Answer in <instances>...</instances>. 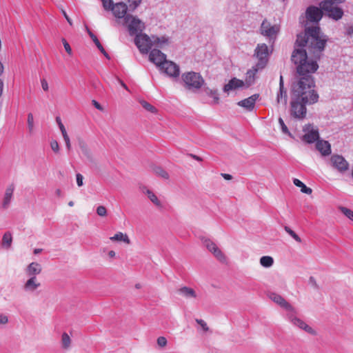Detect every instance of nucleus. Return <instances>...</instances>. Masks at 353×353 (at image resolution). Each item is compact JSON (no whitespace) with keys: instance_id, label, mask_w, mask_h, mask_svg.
Returning a JSON list of instances; mask_svg holds the SVG:
<instances>
[{"instance_id":"ea45409f","label":"nucleus","mask_w":353,"mask_h":353,"mask_svg":"<svg viewBox=\"0 0 353 353\" xmlns=\"http://www.w3.org/2000/svg\"><path fill=\"white\" fill-rule=\"evenodd\" d=\"M28 126L30 131H32L34 128V117L32 113L28 114Z\"/></svg>"},{"instance_id":"ddd939ff","label":"nucleus","mask_w":353,"mask_h":353,"mask_svg":"<svg viewBox=\"0 0 353 353\" xmlns=\"http://www.w3.org/2000/svg\"><path fill=\"white\" fill-rule=\"evenodd\" d=\"M160 70L170 77H178L180 74L179 66L171 61L164 62Z\"/></svg>"},{"instance_id":"6ab92c4d","label":"nucleus","mask_w":353,"mask_h":353,"mask_svg":"<svg viewBox=\"0 0 353 353\" xmlns=\"http://www.w3.org/2000/svg\"><path fill=\"white\" fill-rule=\"evenodd\" d=\"M41 286V283L38 282L36 276L30 277L25 283L23 290L28 292H33Z\"/></svg>"},{"instance_id":"de8ad7c7","label":"nucleus","mask_w":353,"mask_h":353,"mask_svg":"<svg viewBox=\"0 0 353 353\" xmlns=\"http://www.w3.org/2000/svg\"><path fill=\"white\" fill-rule=\"evenodd\" d=\"M157 344L161 347H165L167 344V339L164 336H159L157 339Z\"/></svg>"},{"instance_id":"dca6fc26","label":"nucleus","mask_w":353,"mask_h":353,"mask_svg":"<svg viewBox=\"0 0 353 353\" xmlns=\"http://www.w3.org/2000/svg\"><path fill=\"white\" fill-rule=\"evenodd\" d=\"M259 98V94H254L250 97L241 100L237 103V105L243 108L247 111L251 112L254 110L256 101Z\"/></svg>"},{"instance_id":"338daca9","label":"nucleus","mask_w":353,"mask_h":353,"mask_svg":"<svg viewBox=\"0 0 353 353\" xmlns=\"http://www.w3.org/2000/svg\"><path fill=\"white\" fill-rule=\"evenodd\" d=\"M3 72V66L2 63L0 61V76L2 74Z\"/></svg>"},{"instance_id":"13d9d810","label":"nucleus","mask_w":353,"mask_h":353,"mask_svg":"<svg viewBox=\"0 0 353 353\" xmlns=\"http://www.w3.org/2000/svg\"><path fill=\"white\" fill-rule=\"evenodd\" d=\"M90 38L92 39V40L93 41V42L95 43H97V41H99V39L97 37L96 35L94 34L93 32H90Z\"/></svg>"},{"instance_id":"e433bc0d","label":"nucleus","mask_w":353,"mask_h":353,"mask_svg":"<svg viewBox=\"0 0 353 353\" xmlns=\"http://www.w3.org/2000/svg\"><path fill=\"white\" fill-rule=\"evenodd\" d=\"M284 229H285V231L289 235H290L296 241H297L298 243L301 242V238L292 229H290L288 226H285Z\"/></svg>"},{"instance_id":"aec40b11","label":"nucleus","mask_w":353,"mask_h":353,"mask_svg":"<svg viewBox=\"0 0 353 353\" xmlns=\"http://www.w3.org/2000/svg\"><path fill=\"white\" fill-rule=\"evenodd\" d=\"M316 148L322 155L327 156L331 154V146L328 141L319 140L316 141Z\"/></svg>"},{"instance_id":"603ef678","label":"nucleus","mask_w":353,"mask_h":353,"mask_svg":"<svg viewBox=\"0 0 353 353\" xmlns=\"http://www.w3.org/2000/svg\"><path fill=\"white\" fill-rule=\"evenodd\" d=\"M76 176H77V183L78 186H79V187L82 186L83 185V176L81 174L78 173V174H77Z\"/></svg>"},{"instance_id":"e2e57ef3","label":"nucleus","mask_w":353,"mask_h":353,"mask_svg":"<svg viewBox=\"0 0 353 353\" xmlns=\"http://www.w3.org/2000/svg\"><path fill=\"white\" fill-rule=\"evenodd\" d=\"M118 81H119L120 85L123 88H124L125 90H128V88L127 87L126 84L122 80H121L120 79H118Z\"/></svg>"},{"instance_id":"b1692460","label":"nucleus","mask_w":353,"mask_h":353,"mask_svg":"<svg viewBox=\"0 0 353 353\" xmlns=\"http://www.w3.org/2000/svg\"><path fill=\"white\" fill-rule=\"evenodd\" d=\"M279 32V26L274 25L272 26L271 27H269V28L267 30H265V32L262 34L268 37L270 39V41H272L276 39V34H278Z\"/></svg>"},{"instance_id":"7c9ffc66","label":"nucleus","mask_w":353,"mask_h":353,"mask_svg":"<svg viewBox=\"0 0 353 353\" xmlns=\"http://www.w3.org/2000/svg\"><path fill=\"white\" fill-rule=\"evenodd\" d=\"M274 263V259L270 256H263L260 259V264L264 268H270Z\"/></svg>"},{"instance_id":"69168bd1","label":"nucleus","mask_w":353,"mask_h":353,"mask_svg":"<svg viewBox=\"0 0 353 353\" xmlns=\"http://www.w3.org/2000/svg\"><path fill=\"white\" fill-rule=\"evenodd\" d=\"M42 252V249L41 248H36L34 250V254H38Z\"/></svg>"},{"instance_id":"49530a36","label":"nucleus","mask_w":353,"mask_h":353,"mask_svg":"<svg viewBox=\"0 0 353 353\" xmlns=\"http://www.w3.org/2000/svg\"><path fill=\"white\" fill-rule=\"evenodd\" d=\"M196 322L201 325L203 331L207 332L209 330V327L203 320L196 319Z\"/></svg>"},{"instance_id":"f3484780","label":"nucleus","mask_w":353,"mask_h":353,"mask_svg":"<svg viewBox=\"0 0 353 353\" xmlns=\"http://www.w3.org/2000/svg\"><path fill=\"white\" fill-rule=\"evenodd\" d=\"M276 102L278 104L283 103L284 105H286L288 103V94L286 89L284 88L283 76H280L279 90L276 95Z\"/></svg>"},{"instance_id":"39448f33","label":"nucleus","mask_w":353,"mask_h":353,"mask_svg":"<svg viewBox=\"0 0 353 353\" xmlns=\"http://www.w3.org/2000/svg\"><path fill=\"white\" fill-rule=\"evenodd\" d=\"M123 25L126 26L130 35H137L141 33L145 28L144 22L137 16L131 14L124 18Z\"/></svg>"},{"instance_id":"c756f323","label":"nucleus","mask_w":353,"mask_h":353,"mask_svg":"<svg viewBox=\"0 0 353 353\" xmlns=\"http://www.w3.org/2000/svg\"><path fill=\"white\" fill-rule=\"evenodd\" d=\"M153 172L158 176L161 177L164 179H169V174L161 167L154 166L153 168Z\"/></svg>"},{"instance_id":"864d4df0","label":"nucleus","mask_w":353,"mask_h":353,"mask_svg":"<svg viewBox=\"0 0 353 353\" xmlns=\"http://www.w3.org/2000/svg\"><path fill=\"white\" fill-rule=\"evenodd\" d=\"M41 87H42L43 90L44 91H48L49 87H48V83L47 81L45 79H43L41 81Z\"/></svg>"},{"instance_id":"7ed1b4c3","label":"nucleus","mask_w":353,"mask_h":353,"mask_svg":"<svg viewBox=\"0 0 353 353\" xmlns=\"http://www.w3.org/2000/svg\"><path fill=\"white\" fill-rule=\"evenodd\" d=\"M254 54L258 59V62L256 65V68L254 69V71L249 70L247 72V81H249L250 83L253 81V80H251L250 79L251 77H254L255 72H257L259 69H263L265 68L268 63L270 54L268 46L265 43L258 44L255 49Z\"/></svg>"},{"instance_id":"3c124183","label":"nucleus","mask_w":353,"mask_h":353,"mask_svg":"<svg viewBox=\"0 0 353 353\" xmlns=\"http://www.w3.org/2000/svg\"><path fill=\"white\" fill-rule=\"evenodd\" d=\"M345 34L348 36L353 34V25H348L345 27Z\"/></svg>"},{"instance_id":"4d7b16f0","label":"nucleus","mask_w":353,"mask_h":353,"mask_svg":"<svg viewBox=\"0 0 353 353\" xmlns=\"http://www.w3.org/2000/svg\"><path fill=\"white\" fill-rule=\"evenodd\" d=\"M62 14L64 16V17L65 18V19L67 20V21L68 22V23L70 25V26H72V19L68 17V15L67 14L65 10H62Z\"/></svg>"},{"instance_id":"bb28decb","label":"nucleus","mask_w":353,"mask_h":353,"mask_svg":"<svg viewBox=\"0 0 353 353\" xmlns=\"http://www.w3.org/2000/svg\"><path fill=\"white\" fill-rule=\"evenodd\" d=\"M110 239L112 241H123L128 244L130 243V240L126 234H123L121 232H117L113 236H111Z\"/></svg>"},{"instance_id":"c03bdc74","label":"nucleus","mask_w":353,"mask_h":353,"mask_svg":"<svg viewBox=\"0 0 353 353\" xmlns=\"http://www.w3.org/2000/svg\"><path fill=\"white\" fill-rule=\"evenodd\" d=\"M50 148L55 153H58L59 152V145L56 140H52L50 142Z\"/></svg>"},{"instance_id":"a878e982","label":"nucleus","mask_w":353,"mask_h":353,"mask_svg":"<svg viewBox=\"0 0 353 353\" xmlns=\"http://www.w3.org/2000/svg\"><path fill=\"white\" fill-rule=\"evenodd\" d=\"M12 243V236L10 232L4 233L2 237L1 245L3 248L9 249Z\"/></svg>"},{"instance_id":"423d86ee","label":"nucleus","mask_w":353,"mask_h":353,"mask_svg":"<svg viewBox=\"0 0 353 353\" xmlns=\"http://www.w3.org/2000/svg\"><path fill=\"white\" fill-rule=\"evenodd\" d=\"M152 37L150 38L146 34L141 32L137 34L134 38V43L143 54H147L152 46Z\"/></svg>"},{"instance_id":"0e129e2a","label":"nucleus","mask_w":353,"mask_h":353,"mask_svg":"<svg viewBox=\"0 0 353 353\" xmlns=\"http://www.w3.org/2000/svg\"><path fill=\"white\" fill-rule=\"evenodd\" d=\"M115 254H116V253H115V252H114V251H113V250H110V251L108 252V256H109L110 257H111V258L114 257V256H115Z\"/></svg>"},{"instance_id":"052dcab7","label":"nucleus","mask_w":353,"mask_h":353,"mask_svg":"<svg viewBox=\"0 0 353 353\" xmlns=\"http://www.w3.org/2000/svg\"><path fill=\"white\" fill-rule=\"evenodd\" d=\"M310 283L313 285L314 286L315 288H317V285H316V281L314 279V277L311 276L310 278Z\"/></svg>"},{"instance_id":"2eb2a0df","label":"nucleus","mask_w":353,"mask_h":353,"mask_svg":"<svg viewBox=\"0 0 353 353\" xmlns=\"http://www.w3.org/2000/svg\"><path fill=\"white\" fill-rule=\"evenodd\" d=\"M149 60L161 68L164 62L168 61L166 55L158 49H152L149 54Z\"/></svg>"},{"instance_id":"37998d69","label":"nucleus","mask_w":353,"mask_h":353,"mask_svg":"<svg viewBox=\"0 0 353 353\" xmlns=\"http://www.w3.org/2000/svg\"><path fill=\"white\" fill-rule=\"evenodd\" d=\"M97 213L100 216H105L107 214L106 208L103 205H100L97 208Z\"/></svg>"},{"instance_id":"a211bd4d","label":"nucleus","mask_w":353,"mask_h":353,"mask_svg":"<svg viewBox=\"0 0 353 353\" xmlns=\"http://www.w3.org/2000/svg\"><path fill=\"white\" fill-rule=\"evenodd\" d=\"M244 83L243 81L236 78H232L229 82L223 86V90L225 92H228L231 90H234L239 88L243 87Z\"/></svg>"},{"instance_id":"0eeeda50","label":"nucleus","mask_w":353,"mask_h":353,"mask_svg":"<svg viewBox=\"0 0 353 353\" xmlns=\"http://www.w3.org/2000/svg\"><path fill=\"white\" fill-rule=\"evenodd\" d=\"M303 131L305 132L302 140L307 143H312L319 141V129L313 124H307L303 127Z\"/></svg>"},{"instance_id":"412c9836","label":"nucleus","mask_w":353,"mask_h":353,"mask_svg":"<svg viewBox=\"0 0 353 353\" xmlns=\"http://www.w3.org/2000/svg\"><path fill=\"white\" fill-rule=\"evenodd\" d=\"M41 265L37 262H32L30 263L26 270L27 275H28L30 277L36 276V275L39 274L41 272Z\"/></svg>"},{"instance_id":"bf43d9fd","label":"nucleus","mask_w":353,"mask_h":353,"mask_svg":"<svg viewBox=\"0 0 353 353\" xmlns=\"http://www.w3.org/2000/svg\"><path fill=\"white\" fill-rule=\"evenodd\" d=\"M221 176L226 180H230L232 179V175L229 174H225V173H222L221 174Z\"/></svg>"},{"instance_id":"f8f14e48","label":"nucleus","mask_w":353,"mask_h":353,"mask_svg":"<svg viewBox=\"0 0 353 353\" xmlns=\"http://www.w3.org/2000/svg\"><path fill=\"white\" fill-rule=\"evenodd\" d=\"M110 10L112 12L114 16L116 18L123 19V20L124 18L126 17L128 14H129L128 13V12H129L128 5L123 1L112 4L110 8Z\"/></svg>"},{"instance_id":"393cba45","label":"nucleus","mask_w":353,"mask_h":353,"mask_svg":"<svg viewBox=\"0 0 353 353\" xmlns=\"http://www.w3.org/2000/svg\"><path fill=\"white\" fill-rule=\"evenodd\" d=\"M204 92L207 96L212 97L213 99V104L219 103V97L217 90H212L209 88H205Z\"/></svg>"},{"instance_id":"72a5a7b5","label":"nucleus","mask_w":353,"mask_h":353,"mask_svg":"<svg viewBox=\"0 0 353 353\" xmlns=\"http://www.w3.org/2000/svg\"><path fill=\"white\" fill-rule=\"evenodd\" d=\"M145 193L147 194V195H148V198L150 199V200L154 204H155L157 206H160L161 205V203L159 201L157 196L152 191H150L149 190H147Z\"/></svg>"},{"instance_id":"a19ab883","label":"nucleus","mask_w":353,"mask_h":353,"mask_svg":"<svg viewBox=\"0 0 353 353\" xmlns=\"http://www.w3.org/2000/svg\"><path fill=\"white\" fill-rule=\"evenodd\" d=\"M56 121L59 125V128L61 132V134H62V136H63L64 134H67V132H66V130L65 128V126L63 125V124L61 122V119L59 117H57L56 118Z\"/></svg>"},{"instance_id":"f704fd0d","label":"nucleus","mask_w":353,"mask_h":353,"mask_svg":"<svg viewBox=\"0 0 353 353\" xmlns=\"http://www.w3.org/2000/svg\"><path fill=\"white\" fill-rule=\"evenodd\" d=\"M142 107L143 108H145L146 110L152 112V113H155L157 112V108L153 106L152 105H151L150 103H149L148 102H147L146 101H140Z\"/></svg>"},{"instance_id":"f257e3e1","label":"nucleus","mask_w":353,"mask_h":353,"mask_svg":"<svg viewBox=\"0 0 353 353\" xmlns=\"http://www.w3.org/2000/svg\"><path fill=\"white\" fill-rule=\"evenodd\" d=\"M327 39L321 36L319 26L305 28V32L296 36L294 50L291 60L296 65V81L292 85L290 115L296 119H303L307 114V105L318 101L319 94L314 90L315 82L312 74L319 65L316 61L309 60L306 50L313 52H322Z\"/></svg>"},{"instance_id":"20e7f679","label":"nucleus","mask_w":353,"mask_h":353,"mask_svg":"<svg viewBox=\"0 0 353 353\" xmlns=\"http://www.w3.org/2000/svg\"><path fill=\"white\" fill-rule=\"evenodd\" d=\"M182 81L184 87L189 90L196 92L204 83V79L199 73L188 72L182 74Z\"/></svg>"},{"instance_id":"6e6d98bb","label":"nucleus","mask_w":353,"mask_h":353,"mask_svg":"<svg viewBox=\"0 0 353 353\" xmlns=\"http://www.w3.org/2000/svg\"><path fill=\"white\" fill-rule=\"evenodd\" d=\"M92 104H93V105L94 106L95 108H97V110H99L100 111H103V108L102 107V105L99 102H97L95 100H92Z\"/></svg>"},{"instance_id":"2f4dec72","label":"nucleus","mask_w":353,"mask_h":353,"mask_svg":"<svg viewBox=\"0 0 353 353\" xmlns=\"http://www.w3.org/2000/svg\"><path fill=\"white\" fill-rule=\"evenodd\" d=\"M128 3V8L130 12H134L136 9L140 6L142 0H126Z\"/></svg>"},{"instance_id":"a18cd8bd","label":"nucleus","mask_w":353,"mask_h":353,"mask_svg":"<svg viewBox=\"0 0 353 353\" xmlns=\"http://www.w3.org/2000/svg\"><path fill=\"white\" fill-rule=\"evenodd\" d=\"M272 26L269 22H268L266 20H264L261 26V34H263L265 32V30H267L269 27H271Z\"/></svg>"},{"instance_id":"5fc2aeb1","label":"nucleus","mask_w":353,"mask_h":353,"mask_svg":"<svg viewBox=\"0 0 353 353\" xmlns=\"http://www.w3.org/2000/svg\"><path fill=\"white\" fill-rule=\"evenodd\" d=\"M8 322V318L5 314H0V323L6 324Z\"/></svg>"},{"instance_id":"9d476101","label":"nucleus","mask_w":353,"mask_h":353,"mask_svg":"<svg viewBox=\"0 0 353 353\" xmlns=\"http://www.w3.org/2000/svg\"><path fill=\"white\" fill-rule=\"evenodd\" d=\"M330 162L332 166L340 173H344L349 169V163L345 158L339 154H334L331 157Z\"/></svg>"},{"instance_id":"473e14b6","label":"nucleus","mask_w":353,"mask_h":353,"mask_svg":"<svg viewBox=\"0 0 353 353\" xmlns=\"http://www.w3.org/2000/svg\"><path fill=\"white\" fill-rule=\"evenodd\" d=\"M61 342H62V346L63 348L66 349L70 347L71 340H70L69 335L67 333H65V332L63 333L62 336H61Z\"/></svg>"},{"instance_id":"8fccbe9b","label":"nucleus","mask_w":353,"mask_h":353,"mask_svg":"<svg viewBox=\"0 0 353 353\" xmlns=\"http://www.w3.org/2000/svg\"><path fill=\"white\" fill-rule=\"evenodd\" d=\"M63 137L64 141L65 143V145H66L67 149L70 150V148H71V143H70V140L68 134H64L63 136Z\"/></svg>"},{"instance_id":"79ce46f5","label":"nucleus","mask_w":353,"mask_h":353,"mask_svg":"<svg viewBox=\"0 0 353 353\" xmlns=\"http://www.w3.org/2000/svg\"><path fill=\"white\" fill-rule=\"evenodd\" d=\"M103 4V7L105 10H110V8L114 4L112 0H101Z\"/></svg>"},{"instance_id":"6e6552de","label":"nucleus","mask_w":353,"mask_h":353,"mask_svg":"<svg viewBox=\"0 0 353 353\" xmlns=\"http://www.w3.org/2000/svg\"><path fill=\"white\" fill-rule=\"evenodd\" d=\"M296 310L295 308H294L293 312H290L289 313H287V318L293 325L299 327L300 329L305 330L306 332L310 334L316 335V332H315V330H313L310 326L307 325L303 321L297 318L296 316Z\"/></svg>"},{"instance_id":"c85d7f7f","label":"nucleus","mask_w":353,"mask_h":353,"mask_svg":"<svg viewBox=\"0 0 353 353\" xmlns=\"http://www.w3.org/2000/svg\"><path fill=\"white\" fill-rule=\"evenodd\" d=\"M293 183L294 184L297 186V187H299L301 188V192L303 193H305V194H310L312 193V190L310 188H308L307 187L302 181H301L299 179H294L293 180Z\"/></svg>"},{"instance_id":"f03ea898","label":"nucleus","mask_w":353,"mask_h":353,"mask_svg":"<svg viewBox=\"0 0 353 353\" xmlns=\"http://www.w3.org/2000/svg\"><path fill=\"white\" fill-rule=\"evenodd\" d=\"M345 0H321L319 6L324 11V14L334 21H339L344 15V11L340 4Z\"/></svg>"},{"instance_id":"09e8293b","label":"nucleus","mask_w":353,"mask_h":353,"mask_svg":"<svg viewBox=\"0 0 353 353\" xmlns=\"http://www.w3.org/2000/svg\"><path fill=\"white\" fill-rule=\"evenodd\" d=\"M62 42L63 44V47L65 50V51L70 55L72 54V49L69 43L67 42V41L65 39H62Z\"/></svg>"},{"instance_id":"680f3d73","label":"nucleus","mask_w":353,"mask_h":353,"mask_svg":"<svg viewBox=\"0 0 353 353\" xmlns=\"http://www.w3.org/2000/svg\"><path fill=\"white\" fill-rule=\"evenodd\" d=\"M190 156L192 159H195V160H196V161H202V159H201L200 157L196 156V155H195V154H190Z\"/></svg>"},{"instance_id":"5701e85b","label":"nucleus","mask_w":353,"mask_h":353,"mask_svg":"<svg viewBox=\"0 0 353 353\" xmlns=\"http://www.w3.org/2000/svg\"><path fill=\"white\" fill-rule=\"evenodd\" d=\"M178 293L186 299H195L196 298V292L191 288L182 287L178 290Z\"/></svg>"},{"instance_id":"cd10ccee","label":"nucleus","mask_w":353,"mask_h":353,"mask_svg":"<svg viewBox=\"0 0 353 353\" xmlns=\"http://www.w3.org/2000/svg\"><path fill=\"white\" fill-rule=\"evenodd\" d=\"M152 46L156 45L160 48H161L163 45L168 43V38L165 36L161 37L152 36Z\"/></svg>"},{"instance_id":"4c0bfd02","label":"nucleus","mask_w":353,"mask_h":353,"mask_svg":"<svg viewBox=\"0 0 353 353\" xmlns=\"http://www.w3.org/2000/svg\"><path fill=\"white\" fill-rule=\"evenodd\" d=\"M279 123L281 126V131L283 134L291 135L288 127L285 124V123L281 117L279 118Z\"/></svg>"},{"instance_id":"58836bf2","label":"nucleus","mask_w":353,"mask_h":353,"mask_svg":"<svg viewBox=\"0 0 353 353\" xmlns=\"http://www.w3.org/2000/svg\"><path fill=\"white\" fill-rule=\"evenodd\" d=\"M96 45V46L97 47V48L100 50V52L104 55V57L108 59H110V55L107 53V52L105 50V49L103 48V46L101 44L100 41H97V43H94Z\"/></svg>"},{"instance_id":"c9c22d12","label":"nucleus","mask_w":353,"mask_h":353,"mask_svg":"<svg viewBox=\"0 0 353 353\" xmlns=\"http://www.w3.org/2000/svg\"><path fill=\"white\" fill-rule=\"evenodd\" d=\"M340 211L348 219L353 221V211L345 207H339Z\"/></svg>"},{"instance_id":"4be33fe9","label":"nucleus","mask_w":353,"mask_h":353,"mask_svg":"<svg viewBox=\"0 0 353 353\" xmlns=\"http://www.w3.org/2000/svg\"><path fill=\"white\" fill-rule=\"evenodd\" d=\"M14 190V185L13 184H10L6 190V192L3 197V201L2 203V208L6 209L10 205L11 202V199L12 197V194Z\"/></svg>"},{"instance_id":"1a4fd4ad","label":"nucleus","mask_w":353,"mask_h":353,"mask_svg":"<svg viewBox=\"0 0 353 353\" xmlns=\"http://www.w3.org/2000/svg\"><path fill=\"white\" fill-rule=\"evenodd\" d=\"M324 11L319 6H309L305 11V17L307 20L311 23H318L322 19Z\"/></svg>"},{"instance_id":"9b49d317","label":"nucleus","mask_w":353,"mask_h":353,"mask_svg":"<svg viewBox=\"0 0 353 353\" xmlns=\"http://www.w3.org/2000/svg\"><path fill=\"white\" fill-rule=\"evenodd\" d=\"M206 248L221 263H225L227 258L218 246L210 239H204L203 241Z\"/></svg>"},{"instance_id":"774afa93","label":"nucleus","mask_w":353,"mask_h":353,"mask_svg":"<svg viewBox=\"0 0 353 353\" xmlns=\"http://www.w3.org/2000/svg\"><path fill=\"white\" fill-rule=\"evenodd\" d=\"M85 29L87 32L88 33L89 36H90V32H92L88 26H85Z\"/></svg>"},{"instance_id":"4468645a","label":"nucleus","mask_w":353,"mask_h":353,"mask_svg":"<svg viewBox=\"0 0 353 353\" xmlns=\"http://www.w3.org/2000/svg\"><path fill=\"white\" fill-rule=\"evenodd\" d=\"M268 297L274 301L275 303L278 304L281 307L285 309L288 313L290 312L294 311V307L290 305L283 296L275 293V292H270L268 294Z\"/></svg>"}]
</instances>
